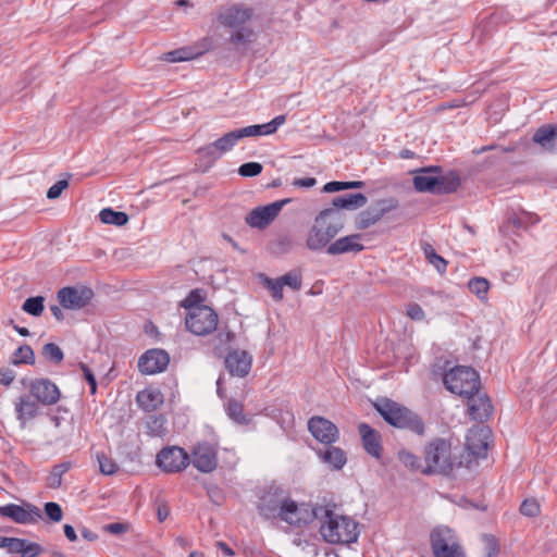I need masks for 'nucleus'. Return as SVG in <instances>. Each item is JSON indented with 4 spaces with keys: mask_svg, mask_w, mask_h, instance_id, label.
<instances>
[{
    "mask_svg": "<svg viewBox=\"0 0 557 557\" xmlns=\"http://www.w3.org/2000/svg\"><path fill=\"white\" fill-rule=\"evenodd\" d=\"M191 462L202 473L214 471L218 467L216 449L208 443L197 444L191 451Z\"/></svg>",
    "mask_w": 557,
    "mask_h": 557,
    "instance_id": "nucleus-18",
    "label": "nucleus"
},
{
    "mask_svg": "<svg viewBox=\"0 0 557 557\" xmlns=\"http://www.w3.org/2000/svg\"><path fill=\"white\" fill-rule=\"evenodd\" d=\"M540 511V505L534 498L524 499L520 506V512L527 517H536Z\"/></svg>",
    "mask_w": 557,
    "mask_h": 557,
    "instance_id": "nucleus-48",
    "label": "nucleus"
},
{
    "mask_svg": "<svg viewBox=\"0 0 557 557\" xmlns=\"http://www.w3.org/2000/svg\"><path fill=\"white\" fill-rule=\"evenodd\" d=\"M376 411L391 425L399 429H407L418 435L424 433L423 421L408 408L396 401L384 398L374 404Z\"/></svg>",
    "mask_w": 557,
    "mask_h": 557,
    "instance_id": "nucleus-6",
    "label": "nucleus"
},
{
    "mask_svg": "<svg viewBox=\"0 0 557 557\" xmlns=\"http://www.w3.org/2000/svg\"><path fill=\"white\" fill-rule=\"evenodd\" d=\"M445 387L465 398H470L480 389V376L478 372L465 366H458L450 369L444 375Z\"/></svg>",
    "mask_w": 557,
    "mask_h": 557,
    "instance_id": "nucleus-7",
    "label": "nucleus"
},
{
    "mask_svg": "<svg viewBox=\"0 0 557 557\" xmlns=\"http://www.w3.org/2000/svg\"><path fill=\"white\" fill-rule=\"evenodd\" d=\"M412 154H413V152H412V151H410V150H404V151H401V153H400V156H401L403 158H411V157H412Z\"/></svg>",
    "mask_w": 557,
    "mask_h": 557,
    "instance_id": "nucleus-63",
    "label": "nucleus"
},
{
    "mask_svg": "<svg viewBox=\"0 0 557 557\" xmlns=\"http://www.w3.org/2000/svg\"><path fill=\"white\" fill-rule=\"evenodd\" d=\"M315 184H317V180L314 177L296 178L293 182L294 186L304 187V188L313 187Z\"/></svg>",
    "mask_w": 557,
    "mask_h": 557,
    "instance_id": "nucleus-57",
    "label": "nucleus"
},
{
    "mask_svg": "<svg viewBox=\"0 0 557 557\" xmlns=\"http://www.w3.org/2000/svg\"><path fill=\"white\" fill-rule=\"evenodd\" d=\"M332 203L336 209L354 210L363 207L367 203V197L361 193L348 194L335 197Z\"/></svg>",
    "mask_w": 557,
    "mask_h": 557,
    "instance_id": "nucleus-31",
    "label": "nucleus"
},
{
    "mask_svg": "<svg viewBox=\"0 0 557 557\" xmlns=\"http://www.w3.org/2000/svg\"><path fill=\"white\" fill-rule=\"evenodd\" d=\"M286 122V115H277L272 121L261 125H249L239 129L231 131L215 141L201 147L198 152L206 157L218 159L231 151L240 139L246 137H258L274 134L280 126Z\"/></svg>",
    "mask_w": 557,
    "mask_h": 557,
    "instance_id": "nucleus-1",
    "label": "nucleus"
},
{
    "mask_svg": "<svg viewBox=\"0 0 557 557\" xmlns=\"http://www.w3.org/2000/svg\"><path fill=\"white\" fill-rule=\"evenodd\" d=\"M94 292L88 287H63L57 298L61 307L69 310H79L91 301Z\"/></svg>",
    "mask_w": 557,
    "mask_h": 557,
    "instance_id": "nucleus-14",
    "label": "nucleus"
},
{
    "mask_svg": "<svg viewBox=\"0 0 557 557\" xmlns=\"http://www.w3.org/2000/svg\"><path fill=\"white\" fill-rule=\"evenodd\" d=\"M50 310L58 321H62L64 319V313L59 306H51Z\"/></svg>",
    "mask_w": 557,
    "mask_h": 557,
    "instance_id": "nucleus-59",
    "label": "nucleus"
},
{
    "mask_svg": "<svg viewBox=\"0 0 557 557\" xmlns=\"http://www.w3.org/2000/svg\"><path fill=\"white\" fill-rule=\"evenodd\" d=\"M358 431L366 451L372 457L380 459L382 456L381 435L367 423H360Z\"/></svg>",
    "mask_w": 557,
    "mask_h": 557,
    "instance_id": "nucleus-27",
    "label": "nucleus"
},
{
    "mask_svg": "<svg viewBox=\"0 0 557 557\" xmlns=\"http://www.w3.org/2000/svg\"><path fill=\"white\" fill-rule=\"evenodd\" d=\"M423 474H449L455 466L456 458L451 451V443L445 438H434L426 444L423 450Z\"/></svg>",
    "mask_w": 557,
    "mask_h": 557,
    "instance_id": "nucleus-5",
    "label": "nucleus"
},
{
    "mask_svg": "<svg viewBox=\"0 0 557 557\" xmlns=\"http://www.w3.org/2000/svg\"><path fill=\"white\" fill-rule=\"evenodd\" d=\"M253 14L252 8L242 3L220 9L218 21L222 26L232 29L230 35L231 44L234 46H246L253 41L255 30L247 25L252 20Z\"/></svg>",
    "mask_w": 557,
    "mask_h": 557,
    "instance_id": "nucleus-2",
    "label": "nucleus"
},
{
    "mask_svg": "<svg viewBox=\"0 0 557 557\" xmlns=\"http://www.w3.org/2000/svg\"><path fill=\"white\" fill-rule=\"evenodd\" d=\"M468 399V412L475 421H486L493 413V405L490 397L480 391Z\"/></svg>",
    "mask_w": 557,
    "mask_h": 557,
    "instance_id": "nucleus-23",
    "label": "nucleus"
},
{
    "mask_svg": "<svg viewBox=\"0 0 557 557\" xmlns=\"http://www.w3.org/2000/svg\"><path fill=\"white\" fill-rule=\"evenodd\" d=\"M30 397V395L20 396L14 404L16 419L22 428H26L27 423L39 414V404Z\"/></svg>",
    "mask_w": 557,
    "mask_h": 557,
    "instance_id": "nucleus-25",
    "label": "nucleus"
},
{
    "mask_svg": "<svg viewBox=\"0 0 557 557\" xmlns=\"http://www.w3.org/2000/svg\"><path fill=\"white\" fill-rule=\"evenodd\" d=\"M343 223L334 209L322 210L314 219L306 235V247L311 251L327 250L333 239L342 231Z\"/></svg>",
    "mask_w": 557,
    "mask_h": 557,
    "instance_id": "nucleus-3",
    "label": "nucleus"
},
{
    "mask_svg": "<svg viewBox=\"0 0 557 557\" xmlns=\"http://www.w3.org/2000/svg\"><path fill=\"white\" fill-rule=\"evenodd\" d=\"M45 512L53 522H60L63 518L61 506L54 502L46 503Z\"/></svg>",
    "mask_w": 557,
    "mask_h": 557,
    "instance_id": "nucleus-50",
    "label": "nucleus"
},
{
    "mask_svg": "<svg viewBox=\"0 0 557 557\" xmlns=\"http://www.w3.org/2000/svg\"><path fill=\"white\" fill-rule=\"evenodd\" d=\"M227 412L230 418L238 423H246L247 419L244 414V407L240 403L236 400H230L227 405Z\"/></svg>",
    "mask_w": 557,
    "mask_h": 557,
    "instance_id": "nucleus-46",
    "label": "nucleus"
},
{
    "mask_svg": "<svg viewBox=\"0 0 557 557\" xmlns=\"http://www.w3.org/2000/svg\"><path fill=\"white\" fill-rule=\"evenodd\" d=\"M310 434L321 444L331 445L339 437L338 428L324 417L314 416L308 421Z\"/></svg>",
    "mask_w": 557,
    "mask_h": 557,
    "instance_id": "nucleus-16",
    "label": "nucleus"
},
{
    "mask_svg": "<svg viewBox=\"0 0 557 557\" xmlns=\"http://www.w3.org/2000/svg\"><path fill=\"white\" fill-rule=\"evenodd\" d=\"M364 183L361 181H351V182H329L324 185L323 190L325 193H335L345 189H354L363 187Z\"/></svg>",
    "mask_w": 557,
    "mask_h": 557,
    "instance_id": "nucleus-41",
    "label": "nucleus"
},
{
    "mask_svg": "<svg viewBox=\"0 0 557 557\" xmlns=\"http://www.w3.org/2000/svg\"><path fill=\"white\" fill-rule=\"evenodd\" d=\"M82 536L90 542L96 541L98 539V535L88 529L82 530Z\"/></svg>",
    "mask_w": 557,
    "mask_h": 557,
    "instance_id": "nucleus-60",
    "label": "nucleus"
},
{
    "mask_svg": "<svg viewBox=\"0 0 557 557\" xmlns=\"http://www.w3.org/2000/svg\"><path fill=\"white\" fill-rule=\"evenodd\" d=\"M320 533L331 544H349L358 539V524L350 517L338 515L331 509L322 508Z\"/></svg>",
    "mask_w": 557,
    "mask_h": 557,
    "instance_id": "nucleus-4",
    "label": "nucleus"
},
{
    "mask_svg": "<svg viewBox=\"0 0 557 557\" xmlns=\"http://www.w3.org/2000/svg\"><path fill=\"white\" fill-rule=\"evenodd\" d=\"M69 183L66 180H60L55 182L47 191L48 199H57L62 191L67 188Z\"/></svg>",
    "mask_w": 557,
    "mask_h": 557,
    "instance_id": "nucleus-52",
    "label": "nucleus"
},
{
    "mask_svg": "<svg viewBox=\"0 0 557 557\" xmlns=\"http://www.w3.org/2000/svg\"><path fill=\"white\" fill-rule=\"evenodd\" d=\"M13 329L16 333H18L21 336H28L29 335V331L28 329L24 327V326H20L17 324H13Z\"/></svg>",
    "mask_w": 557,
    "mask_h": 557,
    "instance_id": "nucleus-62",
    "label": "nucleus"
},
{
    "mask_svg": "<svg viewBox=\"0 0 557 557\" xmlns=\"http://www.w3.org/2000/svg\"><path fill=\"white\" fill-rule=\"evenodd\" d=\"M190 463L188 453L178 446H166L156 457V465L164 473H181Z\"/></svg>",
    "mask_w": 557,
    "mask_h": 557,
    "instance_id": "nucleus-10",
    "label": "nucleus"
},
{
    "mask_svg": "<svg viewBox=\"0 0 557 557\" xmlns=\"http://www.w3.org/2000/svg\"><path fill=\"white\" fill-rule=\"evenodd\" d=\"M286 497L277 493H268L261 498V503L259 505L260 513L267 518H280L281 517V507H283Z\"/></svg>",
    "mask_w": 557,
    "mask_h": 557,
    "instance_id": "nucleus-28",
    "label": "nucleus"
},
{
    "mask_svg": "<svg viewBox=\"0 0 557 557\" xmlns=\"http://www.w3.org/2000/svg\"><path fill=\"white\" fill-rule=\"evenodd\" d=\"M69 461L55 465L47 476V485L50 488H59L62 484V476L71 469Z\"/></svg>",
    "mask_w": 557,
    "mask_h": 557,
    "instance_id": "nucleus-35",
    "label": "nucleus"
},
{
    "mask_svg": "<svg viewBox=\"0 0 557 557\" xmlns=\"http://www.w3.org/2000/svg\"><path fill=\"white\" fill-rule=\"evenodd\" d=\"M99 219L104 224L123 226L128 222V215L122 211H114L111 208H104L99 212Z\"/></svg>",
    "mask_w": 557,
    "mask_h": 557,
    "instance_id": "nucleus-33",
    "label": "nucleus"
},
{
    "mask_svg": "<svg viewBox=\"0 0 557 557\" xmlns=\"http://www.w3.org/2000/svg\"><path fill=\"white\" fill-rule=\"evenodd\" d=\"M364 249L361 234H351L335 239L329 247L327 253L332 256L348 252H360Z\"/></svg>",
    "mask_w": 557,
    "mask_h": 557,
    "instance_id": "nucleus-24",
    "label": "nucleus"
},
{
    "mask_svg": "<svg viewBox=\"0 0 557 557\" xmlns=\"http://www.w3.org/2000/svg\"><path fill=\"white\" fill-rule=\"evenodd\" d=\"M14 363L33 364L35 362V354L30 346L23 345L14 352Z\"/></svg>",
    "mask_w": 557,
    "mask_h": 557,
    "instance_id": "nucleus-42",
    "label": "nucleus"
},
{
    "mask_svg": "<svg viewBox=\"0 0 557 557\" xmlns=\"http://www.w3.org/2000/svg\"><path fill=\"white\" fill-rule=\"evenodd\" d=\"M434 557H466L454 532L448 528H437L431 533Z\"/></svg>",
    "mask_w": 557,
    "mask_h": 557,
    "instance_id": "nucleus-11",
    "label": "nucleus"
},
{
    "mask_svg": "<svg viewBox=\"0 0 557 557\" xmlns=\"http://www.w3.org/2000/svg\"><path fill=\"white\" fill-rule=\"evenodd\" d=\"M391 208H381L376 210H364L362 211L358 216L357 226L359 230H366L370 227L371 225H374L377 223L384 214L389 210Z\"/></svg>",
    "mask_w": 557,
    "mask_h": 557,
    "instance_id": "nucleus-32",
    "label": "nucleus"
},
{
    "mask_svg": "<svg viewBox=\"0 0 557 557\" xmlns=\"http://www.w3.org/2000/svg\"><path fill=\"white\" fill-rule=\"evenodd\" d=\"M286 202L287 200H281L257 207L246 215L245 221L250 227L263 230L274 221Z\"/></svg>",
    "mask_w": 557,
    "mask_h": 557,
    "instance_id": "nucleus-15",
    "label": "nucleus"
},
{
    "mask_svg": "<svg viewBox=\"0 0 557 557\" xmlns=\"http://www.w3.org/2000/svg\"><path fill=\"white\" fill-rule=\"evenodd\" d=\"M136 403L141 410L152 412L163 405L164 396L158 387L148 386L137 393Z\"/></svg>",
    "mask_w": 557,
    "mask_h": 557,
    "instance_id": "nucleus-26",
    "label": "nucleus"
},
{
    "mask_svg": "<svg viewBox=\"0 0 557 557\" xmlns=\"http://www.w3.org/2000/svg\"><path fill=\"white\" fill-rule=\"evenodd\" d=\"M0 516L10 518L16 523H34L41 518V511L38 507L27 505L26 507L8 504L0 506Z\"/></svg>",
    "mask_w": 557,
    "mask_h": 557,
    "instance_id": "nucleus-20",
    "label": "nucleus"
},
{
    "mask_svg": "<svg viewBox=\"0 0 557 557\" xmlns=\"http://www.w3.org/2000/svg\"><path fill=\"white\" fill-rule=\"evenodd\" d=\"M42 355L46 359L60 363L63 360V352L61 348L54 343H48L42 347Z\"/></svg>",
    "mask_w": 557,
    "mask_h": 557,
    "instance_id": "nucleus-45",
    "label": "nucleus"
},
{
    "mask_svg": "<svg viewBox=\"0 0 557 557\" xmlns=\"http://www.w3.org/2000/svg\"><path fill=\"white\" fill-rule=\"evenodd\" d=\"M193 57V53L188 49L182 48L164 53L161 59L166 62L175 63L190 60Z\"/></svg>",
    "mask_w": 557,
    "mask_h": 557,
    "instance_id": "nucleus-44",
    "label": "nucleus"
},
{
    "mask_svg": "<svg viewBox=\"0 0 557 557\" xmlns=\"http://www.w3.org/2000/svg\"><path fill=\"white\" fill-rule=\"evenodd\" d=\"M0 548L10 554H21L22 557H36L40 554L41 547L36 543L28 542L17 537H7L0 535Z\"/></svg>",
    "mask_w": 557,
    "mask_h": 557,
    "instance_id": "nucleus-22",
    "label": "nucleus"
},
{
    "mask_svg": "<svg viewBox=\"0 0 557 557\" xmlns=\"http://www.w3.org/2000/svg\"><path fill=\"white\" fill-rule=\"evenodd\" d=\"M440 172V168L430 166L416 171L413 177V187L420 193L446 194L456 190L457 181H448L447 177L435 176L434 173Z\"/></svg>",
    "mask_w": 557,
    "mask_h": 557,
    "instance_id": "nucleus-8",
    "label": "nucleus"
},
{
    "mask_svg": "<svg viewBox=\"0 0 557 557\" xmlns=\"http://www.w3.org/2000/svg\"><path fill=\"white\" fill-rule=\"evenodd\" d=\"M484 557H498L500 545L498 540L492 534L482 535Z\"/></svg>",
    "mask_w": 557,
    "mask_h": 557,
    "instance_id": "nucleus-40",
    "label": "nucleus"
},
{
    "mask_svg": "<svg viewBox=\"0 0 557 557\" xmlns=\"http://www.w3.org/2000/svg\"><path fill=\"white\" fill-rule=\"evenodd\" d=\"M263 285L271 292L272 297L276 301H281L283 299V284L278 278H270L264 276L262 278Z\"/></svg>",
    "mask_w": 557,
    "mask_h": 557,
    "instance_id": "nucleus-43",
    "label": "nucleus"
},
{
    "mask_svg": "<svg viewBox=\"0 0 557 557\" xmlns=\"http://www.w3.org/2000/svg\"><path fill=\"white\" fill-rule=\"evenodd\" d=\"M322 511V507L315 508L312 512H309L304 506H298L290 498H286L283 507H281V517L283 521L290 525H301L308 522L312 516L318 517L319 512Z\"/></svg>",
    "mask_w": 557,
    "mask_h": 557,
    "instance_id": "nucleus-19",
    "label": "nucleus"
},
{
    "mask_svg": "<svg viewBox=\"0 0 557 557\" xmlns=\"http://www.w3.org/2000/svg\"><path fill=\"white\" fill-rule=\"evenodd\" d=\"M216 546L227 556H233V549L224 542H218Z\"/></svg>",
    "mask_w": 557,
    "mask_h": 557,
    "instance_id": "nucleus-61",
    "label": "nucleus"
},
{
    "mask_svg": "<svg viewBox=\"0 0 557 557\" xmlns=\"http://www.w3.org/2000/svg\"><path fill=\"white\" fill-rule=\"evenodd\" d=\"M22 310L33 317H40L45 310V298L42 296L27 298L22 306Z\"/></svg>",
    "mask_w": 557,
    "mask_h": 557,
    "instance_id": "nucleus-36",
    "label": "nucleus"
},
{
    "mask_svg": "<svg viewBox=\"0 0 557 557\" xmlns=\"http://www.w3.org/2000/svg\"><path fill=\"white\" fill-rule=\"evenodd\" d=\"M170 363V356L163 349H150L143 354L138 360V370L143 374L163 372Z\"/></svg>",
    "mask_w": 557,
    "mask_h": 557,
    "instance_id": "nucleus-17",
    "label": "nucleus"
},
{
    "mask_svg": "<svg viewBox=\"0 0 557 557\" xmlns=\"http://www.w3.org/2000/svg\"><path fill=\"white\" fill-rule=\"evenodd\" d=\"M557 139V124H544L533 134L532 140L544 149L553 151Z\"/></svg>",
    "mask_w": 557,
    "mask_h": 557,
    "instance_id": "nucleus-29",
    "label": "nucleus"
},
{
    "mask_svg": "<svg viewBox=\"0 0 557 557\" xmlns=\"http://www.w3.org/2000/svg\"><path fill=\"white\" fill-rule=\"evenodd\" d=\"M15 379V373L11 369H1L0 370V383L4 386H9Z\"/></svg>",
    "mask_w": 557,
    "mask_h": 557,
    "instance_id": "nucleus-56",
    "label": "nucleus"
},
{
    "mask_svg": "<svg viewBox=\"0 0 557 557\" xmlns=\"http://www.w3.org/2000/svg\"><path fill=\"white\" fill-rule=\"evenodd\" d=\"M252 357L242 349L231 350L225 357V367L231 375L245 377L251 369Z\"/></svg>",
    "mask_w": 557,
    "mask_h": 557,
    "instance_id": "nucleus-21",
    "label": "nucleus"
},
{
    "mask_svg": "<svg viewBox=\"0 0 557 557\" xmlns=\"http://www.w3.org/2000/svg\"><path fill=\"white\" fill-rule=\"evenodd\" d=\"M29 395L42 406H53L61 398V391L54 382L46 377L30 380L27 384Z\"/></svg>",
    "mask_w": 557,
    "mask_h": 557,
    "instance_id": "nucleus-12",
    "label": "nucleus"
},
{
    "mask_svg": "<svg viewBox=\"0 0 557 557\" xmlns=\"http://www.w3.org/2000/svg\"><path fill=\"white\" fill-rule=\"evenodd\" d=\"M263 166L259 162H247L239 166L238 173L244 177H252L259 175Z\"/></svg>",
    "mask_w": 557,
    "mask_h": 557,
    "instance_id": "nucleus-49",
    "label": "nucleus"
},
{
    "mask_svg": "<svg viewBox=\"0 0 557 557\" xmlns=\"http://www.w3.org/2000/svg\"><path fill=\"white\" fill-rule=\"evenodd\" d=\"M492 438V431L486 425H476L469 430L466 437V448L473 459L486 458Z\"/></svg>",
    "mask_w": 557,
    "mask_h": 557,
    "instance_id": "nucleus-13",
    "label": "nucleus"
},
{
    "mask_svg": "<svg viewBox=\"0 0 557 557\" xmlns=\"http://www.w3.org/2000/svg\"><path fill=\"white\" fill-rule=\"evenodd\" d=\"M283 286H288L294 290H299L302 284V277L299 272H288L278 277Z\"/></svg>",
    "mask_w": 557,
    "mask_h": 557,
    "instance_id": "nucleus-47",
    "label": "nucleus"
},
{
    "mask_svg": "<svg viewBox=\"0 0 557 557\" xmlns=\"http://www.w3.org/2000/svg\"><path fill=\"white\" fill-rule=\"evenodd\" d=\"M63 530H64V534H65L66 539L70 542H75L77 540L76 532H75V530H74V528L72 525L65 524L63 527Z\"/></svg>",
    "mask_w": 557,
    "mask_h": 557,
    "instance_id": "nucleus-58",
    "label": "nucleus"
},
{
    "mask_svg": "<svg viewBox=\"0 0 557 557\" xmlns=\"http://www.w3.org/2000/svg\"><path fill=\"white\" fill-rule=\"evenodd\" d=\"M202 300L199 290H191L187 297L182 301V306L186 309L191 310L195 307H199L198 304Z\"/></svg>",
    "mask_w": 557,
    "mask_h": 557,
    "instance_id": "nucleus-53",
    "label": "nucleus"
},
{
    "mask_svg": "<svg viewBox=\"0 0 557 557\" xmlns=\"http://www.w3.org/2000/svg\"><path fill=\"white\" fill-rule=\"evenodd\" d=\"M469 289L472 294L476 295L481 300L486 299L490 289V282L484 277H474L469 281Z\"/></svg>",
    "mask_w": 557,
    "mask_h": 557,
    "instance_id": "nucleus-39",
    "label": "nucleus"
},
{
    "mask_svg": "<svg viewBox=\"0 0 557 557\" xmlns=\"http://www.w3.org/2000/svg\"><path fill=\"white\" fill-rule=\"evenodd\" d=\"M103 529L106 532H109L111 534H123L128 531V524L121 523V522H114V523H109V524L104 525Z\"/></svg>",
    "mask_w": 557,
    "mask_h": 557,
    "instance_id": "nucleus-55",
    "label": "nucleus"
},
{
    "mask_svg": "<svg viewBox=\"0 0 557 557\" xmlns=\"http://www.w3.org/2000/svg\"><path fill=\"white\" fill-rule=\"evenodd\" d=\"M398 459L406 468L422 473L424 460L421 461L420 458L417 457L416 455L407 450H401L398 453Z\"/></svg>",
    "mask_w": 557,
    "mask_h": 557,
    "instance_id": "nucleus-38",
    "label": "nucleus"
},
{
    "mask_svg": "<svg viewBox=\"0 0 557 557\" xmlns=\"http://www.w3.org/2000/svg\"><path fill=\"white\" fill-rule=\"evenodd\" d=\"M406 314L412 321H423L425 319L423 309L416 302L407 305Z\"/></svg>",
    "mask_w": 557,
    "mask_h": 557,
    "instance_id": "nucleus-51",
    "label": "nucleus"
},
{
    "mask_svg": "<svg viewBox=\"0 0 557 557\" xmlns=\"http://www.w3.org/2000/svg\"><path fill=\"white\" fill-rule=\"evenodd\" d=\"M97 461L99 463V470L103 475H113L117 472V463L106 453L96 454Z\"/></svg>",
    "mask_w": 557,
    "mask_h": 557,
    "instance_id": "nucleus-37",
    "label": "nucleus"
},
{
    "mask_svg": "<svg viewBox=\"0 0 557 557\" xmlns=\"http://www.w3.org/2000/svg\"><path fill=\"white\" fill-rule=\"evenodd\" d=\"M219 319L215 311L205 305L193 308L185 318L188 331L198 336H205L215 331Z\"/></svg>",
    "mask_w": 557,
    "mask_h": 557,
    "instance_id": "nucleus-9",
    "label": "nucleus"
},
{
    "mask_svg": "<svg viewBox=\"0 0 557 557\" xmlns=\"http://www.w3.org/2000/svg\"><path fill=\"white\" fill-rule=\"evenodd\" d=\"M188 557H203V555L199 552H191Z\"/></svg>",
    "mask_w": 557,
    "mask_h": 557,
    "instance_id": "nucleus-64",
    "label": "nucleus"
},
{
    "mask_svg": "<svg viewBox=\"0 0 557 557\" xmlns=\"http://www.w3.org/2000/svg\"><path fill=\"white\" fill-rule=\"evenodd\" d=\"M425 259L431 263L441 274L447 270L448 262L440 255L436 253L435 249L431 244H423L422 246Z\"/></svg>",
    "mask_w": 557,
    "mask_h": 557,
    "instance_id": "nucleus-34",
    "label": "nucleus"
},
{
    "mask_svg": "<svg viewBox=\"0 0 557 557\" xmlns=\"http://www.w3.org/2000/svg\"><path fill=\"white\" fill-rule=\"evenodd\" d=\"M79 369L84 373V377H85V380L88 382V384L90 386V394L95 395L96 392H97V381H96L95 375L92 374V372L88 368V366L83 363V362L79 363Z\"/></svg>",
    "mask_w": 557,
    "mask_h": 557,
    "instance_id": "nucleus-54",
    "label": "nucleus"
},
{
    "mask_svg": "<svg viewBox=\"0 0 557 557\" xmlns=\"http://www.w3.org/2000/svg\"><path fill=\"white\" fill-rule=\"evenodd\" d=\"M324 450H319L321 460L334 470H341L347 462L345 451L336 446L327 445Z\"/></svg>",
    "mask_w": 557,
    "mask_h": 557,
    "instance_id": "nucleus-30",
    "label": "nucleus"
}]
</instances>
